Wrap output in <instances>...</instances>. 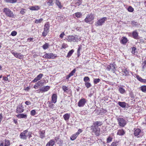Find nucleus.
<instances>
[{"mask_svg": "<svg viewBox=\"0 0 146 146\" xmlns=\"http://www.w3.org/2000/svg\"><path fill=\"white\" fill-rule=\"evenodd\" d=\"M47 3L49 6H52L54 4L53 0H47Z\"/></svg>", "mask_w": 146, "mask_h": 146, "instance_id": "obj_29", "label": "nucleus"}, {"mask_svg": "<svg viewBox=\"0 0 146 146\" xmlns=\"http://www.w3.org/2000/svg\"><path fill=\"white\" fill-rule=\"evenodd\" d=\"M142 65V68L143 69H144L145 67H146V64H145V63H144V62L143 63Z\"/></svg>", "mask_w": 146, "mask_h": 146, "instance_id": "obj_62", "label": "nucleus"}, {"mask_svg": "<svg viewBox=\"0 0 146 146\" xmlns=\"http://www.w3.org/2000/svg\"><path fill=\"white\" fill-rule=\"evenodd\" d=\"M43 21V19L41 18L39 19H36L35 21V23L38 24L40 23Z\"/></svg>", "mask_w": 146, "mask_h": 146, "instance_id": "obj_43", "label": "nucleus"}, {"mask_svg": "<svg viewBox=\"0 0 146 146\" xmlns=\"http://www.w3.org/2000/svg\"><path fill=\"white\" fill-rule=\"evenodd\" d=\"M3 12L5 13L7 17L13 18L14 16L13 12L7 8H4L3 9Z\"/></svg>", "mask_w": 146, "mask_h": 146, "instance_id": "obj_1", "label": "nucleus"}, {"mask_svg": "<svg viewBox=\"0 0 146 146\" xmlns=\"http://www.w3.org/2000/svg\"><path fill=\"white\" fill-rule=\"evenodd\" d=\"M131 53L133 54H135V51L136 50V48L134 47L132 48H131Z\"/></svg>", "mask_w": 146, "mask_h": 146, "instance_id": "obj_53", "label": "nucleus"}, {"mask_svg": "<svg viewBox=\"0 0 146 146\" xmlns=\"http://www.w3.org/2000/svg\"><path fill=\"white\" fill-rule=\"evenodd\" d=\"M73 38L72 36H68V37L67 38V40L69 42H72L73 40Z\"/></svg>", "mask_w": 146, "mask_h": 146, "instance_id": "obj_41", "label": "nucleus"}, {"mask_svg": "<svg viewBox=\"0 0 146 146\" xmlns=\"http://www.w3.org/2000/svg\"><path fill=\"white\" fill-rule=\"evenodd\" d=\"M119 144V142L115 141L113 142L111 145L110 146H117Z\"/></svg>", "mask_w": 146, "mask_h": 146, "instance_id": "obj_37", "label": "nucleus"}, {"mask_svg": "<svg viewBox=\"0 0 146 146\" xmlns=\"http://www.w3.org/2000/svg\"><path fill=\"white\" fill-rule=\"evenodd\" d=\"M78 136L76 133L74 134V140H75Z\"/></svg>", "mask_w": 146, "mask_h": 146, "instance_id": "obj_64", "label": "nucleus"}, {"mask_svg": "<svg viewBox=\"0 0 146 146\" xmlns=\"http://www.w3.org/2000/svg\"><path fill=\"white\" fill-rule=\"evenodd\" d=\"M128 10L129 12H132L134 10V9L131 6H129L128 8Z\"/></svg>", "mask_w": 146, "mask_h": 146, "instance_id": "obj_51", "label": "nucleus"}, {"mask_svg": "<svg viewBox=\"0 0 146 146\" xmlns=\"http://www.w3.org/2000/svg\"><path fill=\"white\" fill-rule=\"evenodd\" d=\"M49 46V44L48 43H45L42 46V48L44 50H46L48 48Z\"/></svg>", "mask_w": 146, "mask_h": 146, "instance_id": "obj_31", "label": "nucleus"}, {"mask_svg": "<svg viewBox=\"0 0 146 146\" xmlns=\"http://www.w3.org/2000/svg\"><path fill=\"white\" fill-rule=\"evenodd\" d=\"M33 38H28L27 39V40L28 41L30 42L31 41H33Z\"/></svg>", "mask_w": 146, "mask_h": 146, "instance_id": "obj_60", "label": "nucleus"}, {"mask_svg": "<svg viewBox=\"0 0 146 146\" xmlns=\"http://www.w3.org/2000/svg\"><path fill=\"white\" fill-rule=\"evenodd\" d=\"M10 145V142L9 141L5 139V140L4 145L3 142H2L1 143L0 146H9Z\"/></svg>", "mask_w": 146, "mask_h": 146, "instance_id": "obj_17", "label": "nucleus"}, {"mask_svg": "<svg viewBox=\"0 0 146 146\" xmlns=\"http://www.w3.org/2000/svg\"><path fill=\"white\" fill-rule=\"evenodd\" d=\"M112 138L109 136L107 139V143H109L112 141Z\"/></svg>", "mask_w": 146, "mask_h": 146, "instance_id": "obj_47", "label": "nucleus"}, {"mask_svg": "<svg viewBox=\"0 0 146 146\" xmlns=\"http://www.w3.org/2000/svg\"><path fill=\"white\" fill-rule=\"evenodd\" d=\"M50 89V87L49 86H46L42 87L41 88L37 90L38 93H42L48 91Z\"/></svg>", "mask_w": 146, "mask_h": 146, "instance_id": "obj_11", "label": "nucleus"}, {"mask_svg": "<svg viewBox=\"0 0 146 146\" xmlns=\"http://www.w3.org/2000/svg\"><path fill=\"white\" fill-rule=\"evenodd\" d=\"M75 16L78 18H80L82 16V14L80 13L77 12L75 13Z\"/></svg>", "mask_w": 146, "mask_h": 146, "instance_id": "obj_44", "label": "nucleus"}, {"mask_svg": "<svg viewBox=\"0 0 146 146\" xmlns=\"http://www.w3.org/2000/svg\"><path fill=\"white\" fill-rule=\"evenodd\" d=\"M3 80L4 81H8L9 82L10 81V80H8V78L7 77L3 76Z\"/></svg>", "mask_w": 146, "mask_h": 146, "instance_id": "obj_57", "label": "nucleus"}, {"mask_svg": "<svg viewBox=\"0 0 146 146\" xmlns=\"http://www.w3.org/2000/svg\"><path fill=\"white\" fill-rule=\"evenodd\" d=\"M25 104L27 105H29L31 104V102L29 101H26L25 102Z\"/></svg>", "mask_w": 146, "mask_h": 146, "instance_id": "obj_56", "label": "nucleus"}, {"mask_svg": "<svg viewBox=\"0 0 146 146\" xmlns=\"http://www.w3.org/2000/svg\"><path fill=\"white\" fill-rule=\"evenodd\" d=\"M56 56L55 54H53L52 53H46L43 56V57L44 58L53 59Z\"/></svg>", "mask_w": 146, "mask_h": 146, "instance_id": "obj_7", "label": "nucleus"}, {"mask_svg": "<svg viewBox=\"0 0 146 146\" xmlns=\"http://www.w3.org/2000/svg\"><path fill=\"white\" fill-rule=\"evenodd\" d=\"M40 9V7L38 6H32L29 8V9L31 10L36 11Z\"/></svg>", "mask_w": 146, "mask_h": 146, "instance_id": "obj_25", "label": "nucleus"}, {"mask_svg": "<svg viewBox=\"0 0 146 146\" xmlns=\"http://www.w3.org/2000/svg\"><path fill=\"white\" fill-rule=\"evenodd\" d=\"M122 72H123L125 76H128L129 75L130 71L127 68H124L122 69Z\"/></svg>", "mask_w": 146, "mask_h": 146, "instance_id": "obj_20", "label": "nucleus"}, {"mask_svg": "<svg viewBox=\"0 0 146 146\" xmlns=\"http://www.w3.org/2000/svg\"><path fill=\"white\" fill-rule=\"evenodd\" d=\"M16 116L19 118L26 119L27 117V115L23 113H20L16 115Z\"/></svg>", "mask_w": 146, "mask_h": 146, "instance_id": "obj_16", "label": "nucleus"}, {"mask_svg": "<svg viewBox=\"0 0 146 146\" xmlns=\"http://www.w3.org/2000/svg\"><path fill=\"white\" fill-rule=\"evenodd\" d=\"M117 121L118 124L120 126L124 127L126 124L127 121L124 118L118 117Z\"/></svg>", "mask_w": 146, "mask_h": 146, "instance_id": "obj_6", "label": "nucleus"}, {"mask_svg": "<svg viewBox=\"0 0 146 146\" xmlns=\"http://www.w3.org/2000/svg\"><path fill=\"white\" fill-rule=\"evenodd\" d=\"M131 24L133 26H137L139 25V23L134 21H132Z\"/></svg>", "mask_w": 146, "mask_h": 146, "instance_id": "obj_39", "label": "nucleus"}, {"mask_svg": "<svg viewBox=\"0 0 146 146\" xmlns=\"http://www.w3.org/2000/svg\"><path fill=\"white\" fill-rule=\"evenodd\" d=\"M17 32L15 31H13L12 32L11 35L12 36H15L17 34Z\"/></svg>", "mask_w": 146, "mask_h": 146, "instance_id": "obj_54", "label": "nucleus"}, {"mask_svg": "<svg viewBox=\"0 0 146 146\" xmlns=\"http://www.w3.org/2000/svg\"><path fill=\"white\" fill-rule=\"evenodd\" d=\"M57 96L56 94H53L52 97V101L54 104H55L57 101Z\"/></svg>", "mask_w": 146, "mask_h": 146, "instance_id": "obj_18", "label": "nucleus"}, {"mask_svg": "<svg viewBox=\"0 0 146 146\" xmlns=\"http://www.w3.org/2000/svg\"><path fill=\"white\" fill-rule=\"evenodd\" d=\"M62 89L64 91V92H67L68 91V88L65 86H63L62 87Z\"/></svg>", "mask_w": 146, "mask_h": 146, "instance_id": "obj_48", "label": "nucleus"}, {"mask_svg": "<svg viewBox=\"0 0 146 146\" xmlns=\"http://www.w3.org/2000/svg\"><path fill=\"white\" fill-rule=\"evenodd\" d=\"M50 25L48 22L46 23L44 25V31L42 33V35L44 37H45L49 32Z\"/></svg>", "mask_w": 146, "mask_h": 146, "instance_id": "obj_2", "label": "nucleus"}, {"mask_svg": "<svg viewBox=\"0 0 146 146\" xmlns=\"http://www.w3.org/2000/svg\"><path fill=\"white\" fill-rule=\"evenodd\" d=\"M82 0H74V2L76 5L74 6L76 7L77 6H79L81 4Z\"/></svg>", "mask_w": 146, "mask_h": 146, "instance_id": "obj_28", "label": "nucleus"}, {"mask_svg": "<svg viewBox=\"0 0 146 146\" xmlns=\"http://www.w3.org/2000/svg\"><path fill=\"white\" fill-rule=\"evenodd\" d=\"M82 49V47L80 46H79L77 50V54L78 55V56L79 57L80 55V51Z\"/></svg>", "mask_w": 146, "mask_h": 146, "instance_id": "obj_38", "label": "nucleus"}, {"mask_svg": "<svg viewBox=\"0 0 146 146\" xmlns=\"http://www.w3.org/2000/svg\"><path fill=\"white\" fill-rule=\"evenodd\" d=\"M55 141L53 139H51L46 144V146H53L55 144Z\"/></svg>", "mask_w": 146, "mask_h": 146, "instance_id": "obj_19", "label": "nucleus"}, {"mask_svg": "<svg viewBox=\"0 0 146 146\" xmlns=\"http://www.w3.org/2000/svg\"><path fill=\"white\" fill-rule=\"evenodd\" d=\"M68 47V46L66 44L63 43L62 45L61 48H65Z\"/></svg>", "mask_w": 146, "mask_h": 146, "instance_id": "obj_49", "label": "nucleus"}, {"mask_svg": "<svg viewBox=\"0 0 146 146\" xmlns=\"http://www.w3.org/2000/svg\"><path fill=\"white\" fill-rule=\"evenodd\" d=\"M92 133H94L96 136H98L100 134V128L98 127L93 126L92 127Z\"/></svg>", "mask_w": 146, "mask_h": 146, "instance_id": "obj_5", "label": "nucleus"}, {"mask_svg": "<svg viewBox=\"0 0 146 146\" xmlns=\"http://www.w3.org/2000/svg\"><path fill=\"white\" fill-rule=\"evenodd\" d=\"M107 19L106 17H104L98 20L95 23V26L96 27L102 26L105 23Z\"/></svg>", "mask_w": 146, "mask_h": 146, "instance_id": "obj_3", "label": "nucleus"}, {"mask_svg": "<svg viewBox=\"0 0 146 146\" xmlns=\"http://www.w3.org/2000/svg\"><path fill=\"white\" fill-rule=\"evenodd\" d=\"M125 133L123 129H120L118 130L117 132V134L120 135H123Z\"/></svg>", "mask_w": 146, "mask_h": 146, "instance_id": "obj_30", "label": "nucleus"}, {"mask_svg": "<svg viewBox=\"0 0 146 146\" xmlns=\"http://www.w3.org/2000/svg\"><path fill=\"white\" fill-rule=\"evenodd\" d=\"M73 75V70H72L71 72L66 77V79H69V78L71 76Z\"/></svg>", "mask_w": 146, "mask_h": 146, "instance_id": "obj_46", "label": "nucleus"}, {"mask_svg": "<svg viewBox=\"0 0 146 146\" xmlns=\"http://www.w3.org/2000/svg\"><path fill=\"white\" fill-rule=\"evenodd\" d=\"M36 111L35 110H33L31 111L30 114L31 115L34 116L36 114Z\"/></svg>", "mask_w": 146, "mask_h": 146, "instance_id": "obj_50", "label": "nucleus"}, {"mask_svg": "<svg viewBox=\"0 0 146 146\" xmlns=\"http://www.w3.org/2000/svg\"><path fill=\"white\" fill-rule=\"evenodd\" d=\"M134 130V135L135 136H137L138 137H139V136H138L141 133V130L139 128H135Z\"/></svg>", "mask_w": 146, "mask_h": 146, "instance_id": "obj_14", "label": "nucleus"}, {"mask_svg": "<svg viewBox=\"0 0 146 146\" xmlns=\"http://www.w3.org/2000/svg\"><path fill=\"white\" fill-rule=\"evenodd\" d=\"M86 99L82 98L80 100L78 103V106L79 107H82L84 106L86 102Z\"/></svg>", "mask_w": 146, "mask_h": 146, "instance_id": "obj_13", "label": "nucleus"}, {"mask_svg": "<svg viewBox=\"0 0 146 146\" xmlns=\"http://www.w3.org/2000/svg\"><path fill=\"white\" fill-rule=\"evenodd\" d=\"M127 39L125 37H123L121 40V43L124 44H125L127 43Z\"/></svg>", "mask_w": 146, "mask_h": 146, "instance_id": "obj_34", "label": "nucleus"}, {"mask_svg": "<svg viewBox=\"0 0 146 146\" xmlns=\"http://www.w3.org/2000/svg\"><path fill=\"white\" fill-rule=\"evenodd\" d=\"M119 91L121 94H123L125 92V90L121 87H120L119 89Z\"/></svg>", "mask_w": 146, "mask_h": 146, "instance_id": "obj_32", "label": "nucleus"}, {"mask_svg": "<svg viewBox=\"0 0 146 146\" xmlns=\"http://www.w3.org/2000/svg\"><path fill=\"white\" fill-rule=\"evenodd\" d=\"M43 76V74H40L38 75L35 78V79L33 80L32 82H36L37 81L40 80Z\"/></svg>", "mask_w": 146, "mask_h": 146, "instance_id": "obj_15", "label": "nucleus"}, {"mask_svg": "<svg viewBox=\"0 0 146 146\" xmlns=\"http://www.w3.org/2000/svg\"><path fill=\"white\" fill-rule=\"evenodd\" d=\"M70 115L68 114H66L63 116L65 120H68L70 117Z\"/></svg>", "mask_w": 146, "mask_h": 146, "instance_id": "obj_35", "label": "nucleus"}, {"mask_svg": "<svg viewBox=\"0 0 146 146\" xmlns=\"http://www.w3.org/2000/svg\"><path fill=\"white\" fill-rule=\"evenodd\" d=\"M94 18V16L92 14H89L87 15L84 19L85 22L89 24H92L93 22L91 23L92 20Z\"/></svg>", "mask_w": 146, "mask_h": 146, "instance_id": "obj_4", "label": "nucleus"}, {"mask_svg": "<svg viewBox=\"0 0 146 146\" xmlns=\"http://www.w3.org/2000/svg\"><path fill=\"white\" fill-rule=\"evenodd\" d=\"M6 2L7 3H15L17 1V0H5Z\"/></svg>", "mask_w": 146, "mask_h": 146, "instance_id": "obj_42", "label": "nucleus"}, {"mask_svg": "<svg viewBox=\"0 0 146 146\" xmlns=\"http://www.w3.org/2000/svg\"><path fill=\"white\" fill-rule=\"evenodd\" d=\"M14 123L17 125L18 124V123L17 121V119H14L13 120Z\"/></svg>", "mask_w": 146, "mask_h": 146, "instance_id": "obj_63", "label": "nucleus"}, {"mask_svg": "<svg viewBox=\"0 0 146 146\" xmlns=\"http://www.w3.org/2000/svg\"><path fill=\"white\" fill-rule=\"evenodd\" d=\"M140 88L142 92L146 93V86H142Z\"/></svg>", "mask_w": 146, "mask_h": 146, "instance_id": "obj_33", "label": "nucleus"}, {"mask_svg": "<svg viewBox=\"0 0 146 146\" xmlns=\"http://www.w3.org/2000/svg\"><path fill=\"white\" fill-rule=\"evenodd\" d=\"M24 111V108L22 104H19L17 107L16 112L17 113H21Z\"/></svg>", "mask_w": 146, "mask_h": 146, "instance_id": "obj_12", "label": "nucleus"}, {"mask_svg": "<svg viewBox=\"0 0 146 146\" xmlns=\"http://www.w3.org/2000/svg\"><path fill=\"white\" fill-rule=\"evenodd\" d=\"M84 81L85 82H89L90 81L89 78L87 76L85 77L84 78Z\"/></svg>", "mask_w": 146, "mask_h": 146, "instance_id": "obj_40", "label": "nucleus"}, {"mask_svg": "<svg viewBox=\"0 0 146 146\" xmlns=\"http://www.w3.org/2000/svg\"><path fill=\"white\" fill-rule=\"evenodd\" d=\"M25 12V10L24 9H22L20 11V13L22 14H23Z\"/></svg>", "mask_w": 146, "mask_h": 146, "instance_id": "obj_58", "label": "nucleus"}, {"mask_svg": "<svg viewBox=\"0 0 146 146\" xmlns=\"http://www.w3.org/2000/svg\"><path fill=\"white\" fill-rule=\"evenodd\" d=\"M107 69L108 71L111 70L114 73L116 70L115 64L114 63L111 64L110 65L108 66Z\"/></svg>", "mask_w": 146, "mask_h": 146, "instance_id": "obj_10", "label": "nucleus"}, {"mask_svg": "<svg viewBox=\"0 0 146 146\" xmlns=\"http://www.w3.org/2000/svg\"><path fill=\"white\" fill-rule=\"evenodd\" d=\"M45 131L44 130L42 131H40L39 132V134H40V137L41 139H43L45 137Z\"/></svg>", "mask_w": 146, "mask_h": 146, "instance_id": "obj_23", "label": "nucleus"}, {"mask_svg": "<svg viewBox=\"0 0 146 146\" xmlns=\"http://www.w3.org/2000/svg\"><path fill=\"white\" fill-rule=\"evenodd\" d=\"M27 135L29 136V138H30L32 137L31 133L30 132H28L27 133Z\"/></svg>", "mask_w": 146, "mask_h": 146, "instance_id": "obj_59", "label": "nucleus"}, {"mask_svg": "<svg viewBox=\"0 0 146 146\" xmlns=\"http://www.w3.org/2000/svg\"><path fill=\"white\" fill-rule=\"evenodd\" d=\"M118 104L121 107L123 108H125L126 106V103L124 102H119Z\"/></svg>", "mask_w": 146, "mask_h": 146, "instance_id": "obj_24", "label": "nucleus"}, {"mask_svg": "<svg viewBox=\"0 0 146 146\" xmlns=\"http://www.w3.org/2000/svg\"><path fill=\"white\" fill-rule=\"evenodd\" d=\"M11 53L16 58L19 59L23 58L24 56L21 54L20 53H17L16 52H14L13 50L11 52Z\"/></svg>", "mask_w": 146, "mask_h": 146, "instance_id": "obj_9", "label": "nucleus"}, {"mask_svg": "<svg viewBox=\"0 0 146 146\" xmlns=\"http://www.w3.org/2000/svg\"><path fill=\"white\" fill-rule=\"evenodd\" d=\"M73 53V49H72L70 51L68 54L67 56L68 57H70L71 55Z\"/></svg>", "mask_w": 146, "mask_h": 146, "instance_id": "obj_52", "label": "nucleus"}, {"mask_svg": "<svg viewBox=\"0 0 146 146\" xmlns=\"http://www.w3.org/2000/svg\"><path fill=\"white\" fill-rule=\"evenodd\" d=\"M55 3L56 5L58 6L59 8L61 9L62 7V6L61 5V2L59 1V0H56Z\"/></svg>", "mask_w": 146, "mask_h": 146, "instance_id": "obj_27", "label": "nucleus"}, {"mask_svg": "<svg viewBox=\"0 0 146 146\" xmlns=\"http://www.w3.org/2000/svg\"><path fill=\"white\" fill-rule=\"evenodd\" d=\"M28 132L27 129L24 131L22 132L20 134V138L23 139H27L28 135H27V133Z\"/></svg>", "mask_w": 146, "mask_h": 146, "instance_id": "obj_8", "label": "nucleus"}, {"mask_svg": "<svg viewBox=\"0 0 146 146\" xmlns=\"http://www.w3.org/2000/svg\"><path fill=\"white\" fill-rule=\"evenodd\" d=\"M136 77L137 79L141 82L146 84V79H142L138 75L136 76Z\"/></svg>", "mask_w": 146, "mask_h": 146, "instance_id": "obj_21", "label": "nucleus"}, {"mask_svg": "<svg viewBox=\"0 0 146 146\" xmlns=\"http://www.w3.org/2000/svg\"><path fill=\"white\" fill-rule=\"evenodd\" d=\"M85 84L87 88H90L92 86L91 84L89 82H85Z\"/></svg>", "mask_w": 146, "mask_h": 146, "instance_id": "obj_36", "label": "nucleus"}, {"mask_svg": "<svg viewBox=\"0 0 146 146\" xmlns=\"http://www.w3.org/2000/svg\"><path fill=\"white\" fill-rule=\"evenodd\" d=\"M102 122L100 121H96L94 123V126L98 127L102 125Z\"/></svg>", "mask_w": 146, "mask_h": 146, "instance_id": "obj_26", "label": "nucleus"}, {"mask_svg": "<svg viewBox=\"0 0 146 146\" xmlns=\"http://www.w3.org/2000/svg\"><path fill=\"white\" fill-rule=\"evenodd\" d=\"M133 37L135 39L138 38V35L137 32L136 31H133L132 33Z\"/></svg>", "mask_w": 146, "mask_h": 146, "instance_id": "obj_22", "label": "nucleus"}, {"mask_svg": "<svg viewBox=\"0 0 146 146\" xmlns=\"http://www.w3.org/2000/svg\"><path fill=\"white\" fill-rule=\"evenodd\" d=\"M100 81V79L99 78L94 79V82L95 84H97Z\"/></svg>", "mask_w": 146, "mask_h": 146, "instance_id": "obj_45", "label": "nucleus"}, {"mask_svg": "<svg viewBox=\"0 0 146 146\" xmlns=\"http://www.w3.org/2000/svg\"><path fill=\"white\" fill-rule=\"evenodd\" d=\"M82 130L81 129H79L78 131L76 133L78 135L80 134V133H82Z\"/></svg>", "mask_w": 146, "mask_h": 146, "instance_id": "obj_55", "label": "nucleus"}, {"mask_svg": "<svg viewBox=\"0 0 146 146\" xmlns=\"http://www.w3.org/2000/svg\"><path fill=\"white\" fill-rule=\"evenodd\" d=\"M65 35L64 33V32H63L62 33L60 34V37L61 38H63L64 36Z\"/></svg>", "mask_w": 146, "mask_h": 146, "instance_id": "obj_61", "label": "nucleus"}]
</instances>
